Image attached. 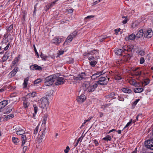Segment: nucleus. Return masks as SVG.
Returning <instances> with one entry per match:
<instances>
[{"instance_id":"obj_3","label":"nucleus","mask_w":153,"mask_h":153,"mask_svg":"<svg viewBox=\"0 0 153 153\" xmlns=\"http://www.w3.org/2000/svg\"><path fill=\"white\" fill-rule=\"evenodd\" d=\"M97 87V84L94 83L93 85H90V83H85L83 85V89L84 91H87L88 93L94 92Z\"/></svg>"},{"instance_id":"obj_61","label":"nucleus","mask_w":153,"mask_h":153,"mask_svg":"<svg viewBox=\"0 0 153 153\" xmlns=\"http://www.w3.org/2000/svg\"><path fill=\"white\" fill-rule=\"evenodd\" d=\"M120 28H118L117 29H115L114 30L116 35H117L118 34V32L120 31Z\"/></svg>"},{"instance_id":"obj_19","label":"nucleus","mask_w":153,"mask_h":153,"mask_svg":"<svg viewBox=\"0 0 153 153\" xmlns=\"http://www.w3.org/2000/svg\"><path fill=\"white\" fill-rule=\"evenodd\" d=\"M14 102H13L11 104L7 107V108L5 110L6 113H9L11 112L13 108V105L14 104Z\"/></svg>"},{"instance_id":"obj_51","label":"nucleus","mask_w":153,"mask_h":153,"mask_svg":"<svg viewBox=\"0 0 153 153\" xmlns=\"http://www.w3.org/2000/svg\"><path fill=\"white\" fill-rule=\"evenodd\" d=\"M19 126H14L13 128V130L16 131L17 132L19 130Z\"/></svg>"},{"instance_id":"obj_33","label":"nucleus","mask_w":153,"mask_h":153,"mask_svg":"<svg viewBox=\"0 0 153 153\" xmlns=\"http://www.w3.org/2000/svg\"><path fill=\"white\" fill-rule=\"evenodd\" d=\"M112 138L111 136L107 135L106 137L103 138L102 140L105 141H111Z\"/></svg>"},{"instance_id":"obj_56","label":"nucleus","mask_w":153,"mask_h":153,"mask_svg":"<svg viewBox=\"0 0 153 153\" xmlns=\"http://www.w3.org/2000/svg\"><path fill=\"white\" fill-rule=\"evenodd\" d=\"M118 99L120 101H123L124 100V99L123 97L120 96H118Z\"/></svg>"},{"instance_id":"obj_21","label":"nucleus","mask_w":153,"mask_h":153,"mask_svg":"<svg viewBox=\"0 0 153 153\" xmlns=\"http://www.w3.org/2000/svg\"><path fill=\"white\" fill-rule=\"evenodd\" d=\"M20 55H19L18 57H16L15 58L14 60L12 61L11 67H13L19 61L20 59Z\"/></svg>"},{"instance_id":"obj_35","label":"nucleus","mask_w":153,"mask_h":153,"mask_svg":"<svg viewBox=\"0 0 153 153\" xmlns=\"http://www.w3.org/2000/svg\"><path fill=\"white\" fill-rule=\"evenodd\" d=\"M25 130L18 131V132H17L16 134L18 135H21V136L23 135L26 133H25Z\"/></svg>"},{"instance_id":"obj_45","label":"nucleus","mask_w":153,"mask_h":153,"mask_svg":"<svg viewBox=\"0 0 153 153\" xmlns=\"http://www.w3.org/2000/svg\"><path fill=\"white\" fill-rule=\"evenodd\" d=\"M132 119H131V120L126 125V126H125V127L123 129L122 131H123L124 129L126 128L128 126H129L131 125V123L132 122Z\"/></svg>"},{"instance_id":"obj_17","label":"nucleus","mask_w":153,"mask_h":153,"mask_svg":"<svg viewBox=\"0 0 153 153\" xmlns=\"http://www.w3.org/2000/svg\"><path fill=\"white\" fill-rule=\"evenodd\" d=\"M133 55V53H130L128 54H126L122 58L124 61H127L130 60V58Z\"/></svg>"},{"instance_id":"obj_18","label":"nucleus","mask_w":153,"mask_h":153,"mask_svg":"<svg viewBox=\"0 0 153 153\" xmlns=\"http://www.w3.org/2000/svg\"><path fill=\"white\" fill-rule=\"evenodd\" d=\"M86 99V97L84 94H81L77 98V101L80 103L83 102Z\"/></svg>"},{"instance_id":"obj_7","label":"nucleus","mask_w":153,"mask_h":153,"mask_svg":"<svg viewBox=\"0 0 153 153\" xmlns=\"http://www.w3.org/2000/svg\"><path fill=\"white\" fill-rule=\"evenodd\" d=\"M77 31H74L72 33H71L66 39L64 44H65L67 42H70L77 35Z\"/></svg>"},{"instance_id":"obj_2","label":"nucleus","mask_w":153,"mask_h":153,"mask_svg":"<svg viewBox=\"0 0 153 153\" xmlns=\"http://www.w3.org/2000/svg\"><path fill=\"white\" fill-rule=\"evenodd\" d=\"M58 76V74H56L46 77L45 80V85L47 86L51 85Z\"/></svg>"},{"instance_id":"obj_12","label":"nucleus","mask_w":153,"mask_h":153,"mask_svg":"<svg viewBox=\"0 0 153 153\" xmlns=\"http://www.w3.org/2000/svg\"><path fill=\"white\" fill-rule=\"evenodd\" d=\"M153 35V33L151 29L148 30L144 34V37L149 38H151Z\"/></svg>"},{"instance_id":"obj_28","label":"nucleus","mask_w":153,"mask_h":153,"mask_svg":"<svg viewBox=\"0 0 153 153\" xmlns=\"http://www.w3.org/2000/svg\"><path fill=\"white\" fill-rule=\"evenodd\" d=\"M114 51L115 54L118 55H121L123 52V50L121 49H115Z\"/></svg>"},{"instance_id":"obj_54","label":"nucleus","mask_w":153,"mask_h":153,"mask_svg":"<svg viewBox=\"0 0 153 153\" xmlns=\"http://www.w3.org/2000/svg\"><path fill=\"white\" fill-rule=\"evenodd\" d=\"M10 45V42L8 43L7 45L4 48V51H6L8 49V48L9 47Z\"/></svg>"},{"instance_id":"obj_38","label":"nucleus","mask_w":153,"mask_h":153,"mask_svg":"<svg viewBox=\"0 0 153 153\" xmlns=\"http://www.w3.org/2000/svg\"><path fill=\"white\" fill-rule=\"evenodd\" d=\"M12 141L13 143L15 144H16L19 142L18 139L15 137H12Z\"/></svg>"},{"instance_id":"obj_27","label":"nucleus","mask_w":153,"mask_h":153,"mask_svg":"<svg viewBox=\"0 0 153 153\" xmlns=\"http://www.w3.org/2000/svg\"><path fill=\"white\" fill-rule=\"evenodd\" d=\"M9 53H6L2 57V62H4L8 59L9 56Z\"/></svg>"},{"instance_id":"obj_39","label":"nucleus","mask_w":153,"mask_h":153,"mask_svg":"<svg viewBox=\"0 0 153 153\" xmlns=\"http://www.w3.org/2000/svg\"><path fill=\"white\" fill-rule=\"evenodd\" d=\"M14 117V114H10L7 115L6 117H5V118L6 119V120H8V119L13 118Z\"/></svg>"},{"instance_id":"obj_6","label":"nucleus","mask_w":153,"mask_h":153,"mask_svg":"<svg viewBox=\"0 0 153 153\" xmlns=\"http://www.w3.org/2000/svg\"><path fill=\"white\" fill-rule=\"evenodd\" d=\"M99 80L96 82L95 84L101 85H107L108 83V81H107L106 78L104 77L101 76L99 78Z\"/></svg>"},{"instance_id":"obj_58","label":"nucleus","mask_w":153,"mask_h":153,"mask_svg":"<svg viewBox=\"0 0 153 153\" xmlns=\"http://www.w3.org/2000/svg\"><path fill=\"white\" fill-rule=\"evenodd\" d=\"M140 99H137L136 100L133 102V105H135L139 101Z\"/></svg>"},{"instance_id":"obj_30","label":"nucleus","mask_w":153,"mask_h":153,"mask_svg":"<svg viewBox=\"0 0 153 153\" xmlns=\"http://www.w3.org/2000/svg\"><path fill=\"white\" fill-rule=\"evenodd\" d=\"M28 80L29 78L28 77H27L25 79L24 82L23 84V85L24 88H25L27 87Z\"/></svg>"},{"instance_id":"obj_53","label":"nucleus","mask_w":153,"mask_h":153,"mask_svg":"<svg viewBox=\"0 0 153 153\" xmlns=\"http://www.w3.org/2000/svg\"><path fill=\"white\" fill-rule=\"evenodd\" d=\"M69 149L70 148L68 146H67L66 149L64 150V152L65 153H68V152Z\"/></svg>"},{"instance_id":"obj_47","label":"nucleus","mask_w":153,"mask_h":153,"mask_svg":"<svg viewBox=\"0 0 153 153\" xmlns=\"http://www.w3.org/2000/svg\"><path fill=\"white\" fill-rule=\"evenodd\" d=\"M122 18H125V19L123 21V23L124 24H126L127 21H128V20L127 19V16H123L122 17Z\"/></svg>"},{"instance_id":"obj_15","label":"nucleus","mask_w":153,"mask_h":153,"mask_svg":"<svg viewBox=\"0 0 153 153\" xmlns=\"http://www.w3.org/2000/svg\"><path fill=\"white\" fill-rule=\"evenodd\" d=\"M30 68L31 70H38L39 71L42 70V68L39 66L37 64H34L30 66Z\"/></svg>"},{"instance_id":"obj_43","label":"nucleus","mask_w":153,"mask_h":153,"mask_svg":"<svg viewBox=\"0 0 153 153\" xmlns=\"http://www.w3.org/2000/svg\"><path fill=\"white\" fill-rule=\"evenodd\" d=\"M23 105L25 108H27L28 107L27 106V100H23Z\"/></svg>"},{"instance_id":"obj_20","label":"nucleus","mask_w":153,"mask_h":153,"mask_svg":"<svg viewBox=\"0 0 153 153\" xmlns=\"http://www.w3.org/2000/svg\"><path fill=\"white\" fill-rule=\"evenodd\" d=\"M117 95V94H115L114 92H112L106 96V98L108 99L110 98L112 99H115L116 98V96Z\"/></svg>"},{"instance_id":"obj_11","label":"nucleus","mask_w":153,"mask_h":153,"mask_svg":"<svg viewBox=\"0 0 153 153\" xmlns=\"http://www.w3.org/2000/svg\"><path fill=\"white\" fill-rule=\"evenodd\" d=\"M104 73L105 72H103V71L97 72L96 73L92 75L91 76V78L93 80H95L97 78L99 77L100 75L104 74Z\"/></svg>"},{"instance_id":"obj_23","label":"nucleus","mask_w":153,"mask_h":153,"mask_svg":"<svg viewBox=\"0 0 153 153\" xmlns=\"http://www.w3.org/2000/svg\"><path fill=\"white\" fill-rule=\"evenodd\" d=\"M28 133H26L23 135L21 136V139L22 141V146H23L25 144V143L26 142L27 137H26V135Z\"/></svg>"},{"instance_id":"obj_41","label":"nucleus","mask_w":153,"mask_h":153,"mask_svg":"<svg viewBox=\"0 0 153 153\" xmlns=\"http://www.w3.org/2000/svg\"><path fill=\"white\" fill-rule=\"evenodd\" d=\"M97 63V62L96 60H93L90 62V65L93 67H94Z\"/></svg>"},{"instance_id":"obj_63","label":"nucleus","mask_w":153,"mask_h":153,"mask_svg":"<svg viewBox=\"0 0 153 153\" xmlns=\"http://www.w3.org/2000/svg\"><path fill=\"white\" fill-rule=\"evenodd\" d=\"M64 52V51L62 50L59 51L58 54L59 55H62L63 54Z\"/></svg>"},{"instance_id":"obj_44","label":"nucleus","mask_w":153,"mask_h":153,"mask_svg":"<svg viewBox=\"0 0 153 153\" xmlns=\"http://www.w3.org/2000/svg\"><path fill=\"white\" fill-rule=\"evenodd\" d=\"M134 73V74L136 76H140L141 75V71H137Z\"/></svg>"},{"instance_id":"obj_24","label":"nucleus","mask_w":153,"mask_h":153,"mask_svg":"<svg viewBox=\"0 0 153 153\" xmlns=\"http://www.w3.org/2000/svg\"><path fill=\"white\" fill-rule=\"evenodd\" d=\"M121 90L123 92L127 94H131L132 92L131 89L127 87L122 88Z\"/></svg>"},{"instance_id":"obj_26","label":"nucleus","mask_w":153,"mask_h":153,"mask_svg":"<svg viewBox=\"0 0 153 153\" xmlns=\"http://www.w3.org/2000/svg\"><path fill=\"white\" fill-rule=\"evenodd\" d=\"M136 36L134 34H132L128 37H126L125 38L126 40H133L134 39Z\"/></svg>"},{"instance_id":"obj_32","label":"nucleus","mask_w":153,"mask_h":153,"mask_svg":"<svg viewBox=\"0 0 153 153\" xmlns=\"http://www.w3.org/2000/svg\"><path fill=\"white\" fill-rule=\"evenodd\" d=\"M108 37L106 35H102L100 37V42H102Z\"/></svg>"},{"instance_id":"obj_4","label":"nucleus","mask_w":153,"mask_h":153,"mask_svg":"<svg viewBox=\"0 0 153 153\" xmlns=\"http://www.w3.org/2000/svg\"><path fill=\"white\" fill-rule=\"evenodd\" d=\"M40 103L39 104V106L42 108H47L49 105L48 100L46 97H44L40 99Z\"/></svg>"},{"instance_id":"obj_14","label":"nucleus","mask_w":153,"mask_h":153,"mask_svg":"<svg viewBox=\"0 0 153 153\" xmlns=\"http://www.w3.org/2000/svg\"><path fill=\"white\" fill-rule=\"evenodd\" d=\"M46 130L45 126V125H43L41 127V129L40 130L41 133H42V134L40 136V138L41 139H42L43 137L45 136L46 133L45 130Z\"/></svg>"},{"instance_id":"obj_52","label":"nucleus","mask_w":153,"mask_h":153,"mask_svg":"<svg viewBox=\"0 0 153 153\" xmlns=\"http://www.w3.org/2000/svg\"><path fill=\"white\" fill-rule=\"evenodd\" d=\"M124 62V61L123 59H118L117 61H116V62L117 64H121L122 63Z\"/></svg>"},{"instance_id":"obj_10","label":"nucleus","mask_w":153,"mask_h":153,"mask_svg":"<svg viewBox=\"0 0 153 153\" xmlns=\"http://www.w3.org/2000/svg\"><path fill=\"white\" fill-rule=\"evenodd\" d=\"M134 46L132 45H128L127 46H124L123 48L124 51H127L130 53H133L132 51Z\"/></svg>"},{"instance_id":"obj_25","label":"nucleus","mask_w":153,"mask_h":153,"mask_svg":"<svg viewBox=\"0 0 153 153\" xmlns=\"http://www.w3.org/2000/svg\"><path fill=\"white\" fill-rule=\"evenodd\" d=\"M143 32L142 30H139L136 35V37L137 38L141 37L143 35Z\"/></svg>"},{"instance_id":"obj_64","label":"nucleus","mask_w":153,"mask_h":153,"mask_svg":"<svg viewBox=\"0 0 153 153\" xmlns=\"http://www.w3.org/2000/svg\"><path fill=\"white\" fill-rule=\"evenodd\" d=\"M94 2L92 3V5H95L98 3V1L97 0L96 1H95V0H94Z\"/></svg>"},{"instance_id":"obj_59","label":"nucleus","mask_w":153,"mask_h":153,"mask_svg":"<svg viewBox=\"0 0 153 153\" xmlns=\"http://www.w3.org/2000/svg\"><path fill=\"white\" fill-rule=\"evenodd\" d=\"M139 69L138 68H132L131 69V70L133 71V73L136 71H137L138 69Z\"/></svg>"},{"instance_id":"obj_40","label":"nucleus","mask_w":153,"mask_h":153,"mask_svg":"<svg viewBox=\"0 0 153 153\" xmlns=\"http://www.w3.org/2000/svg\"><path fill=\"white\" fill-rule=\"evenodd\" d=\"M138 54L139 55H140L141 56H143L145 55L146 53L145 52L142 50H140L137 52Z\"/></svg>"},{"instance_id":"obj_34","label":"nucleus","mask_w":153,"mask_h":153,"mask_svg":"<svg viewBox=\"0 0 153 153\" xmlns=\"http://www.w3.org/2000/svg\"><path fill=\"white\" fill-rule=\"evenodd\" d=\"M47 117L48 116L47 115H45L44 116L42 121V126L43 125H45L46 121L47 119Z\"/></svg>"},{"instance_id":"obj_9","label":"nucleus","mask_w":153,"mask_h":153,"mask_svg":"<svg viewBox=\"0 0 153 153\" xmlns=\"http://www.w3.org/2000/svg\"><path fill=\"white\" fill-rule=\"evenodd\" d=\"M86 76V74L85 72H82L79 74L77 76L75 77L74 78V79L75 80H81L83 79H85Z\"/></svg>"},{"instance_id":"obj_13","label":"nucleus","mask_w":153,"mask_h":153,"mask_svg":"<svg viewBox=\"0 0 153 153\" xmlns=\"http://www.w3.org/2000/svg\"><path fill=\"white\" fill-rule=\"evenodd\" d=\"M8 100H3L0 102V112L3 109L8 103Z\"/></svg>"},{"instance_id":"obj_1","label":"nucleus","mask_w":153,"mask_h":153,"mask_svg":"<svg viewBox=\"0 0 153 153\" xmlns=\"http://www.w3.org/2000/svg\"><path fill=\"white\" fill-rule=\"evenodd\" d=\"M98 54V51L94 50L90 52L84 53L83 55L84 56L87 57L89 61H91L93 60H97L99 58Z\"/></svg>"},{"instance_id":"obj_46","label":"nucleus","mask_w":153,"mask_h":153,"mask_svg":"<svg viewBox=\"0 0 153 153\" xmlns=\"http://www.w3.org/2000/svg\"><path fill=\"white\" fill-rule=\"evenodd\" d=\"M39 126H36L35 128L34 129V131L33 134H36L38 132V130H39Z\"/></svg>"},{"instance_id":"obj_48","label":"nucleus","mask_w":153,"mask_h":153,"mask_svg":"<svg viewBox=\"0 0 153 153\" xmlns=\"http://www.w3.org/2000/svg\"><path fill=\"white\" fill-rule=\"evenodd\" d=\"M42 80L40 79H39L34 81V84H39V83Z\"/></svg>"},{"instance_id":"obj_49","label":"nucleus","mask_w":153,"mask_h":153,"mask_svg":"<svg viewBox=\"0 0 153 153\" xmlns=\"http://www.w3.org/2000/svg\"><path fill=\"white\" fill-rule=\"evenodd\" d=\"M33 48H34V50L35 52V53H36V56H37V57L38 58H39V53H38L37 52V51L36 50V47H35V46L34 45H33Z\"/></svg>"},{"instance_id":"obj_57","label":"nucleus","mask_w":153,"mask_h":153,"mask_svg":"<svg viewBox=\"0 0 153 153\" xmlns=\"http://www.w3.org/2000/svg\"><path fill=\"white\" fill-rule=\"evenodd\" d=\"M27 146H24L23 147V152L24 153H25L26 150H27Z\"/></svg>"},{"instance_id":"obj_36","label":"nucleus","mask_w":153,"mask_h":153,"mask_svg":"<svg viewBox=\"0 0 153 153\" xmlns=\"http://www.w3.org/2000/svg\"><path fill=\"white\" fill-rule=\"evenodd\" d=\"M33 107H34V113L33 114V116L35 117V114H36L38 111V107L36 104L33 105Z\"/></svg>"},{"instance_id":"obj_42","label":"nucleus","mask_w":153,"mask_h":153,"mask_svg":"<svg viewBox=\"0 0 153 153\" xmlns=\"http://www.w3.org/2000/svg\"><path fill=\"white\" fill-rule=\"evenodd\" d=\"M40 56L42 59V60H46L48 57L46 55H45L43 54L42 53H41L40 55Z\"/></svg>"},{"instance_id":"obj_31","label":"nucleus","mask_w":153,"mask_h":153,"mask_svg":"<svg viewBox=\"0 0 153 153\" xmlns=\"http://www.w3.org/2000/svg\"><path fill=\"white\" fill-rule=\"evenodd\" d=\"M134 91L135 93H140L143 91V89L142 88H137L134 90Z\"/></svg>"},{"instance_id":"obj_37","label":"nucleus","mask_w":153,"mask_h":153,"mask_svg":"<svg viewBox=\"0 0 153 153\" xmlns=\"http://www.w3.org/2000/svg\"><path fill=\"white\" fill-rule=\"evenodd\" d=\"M114 78L115 80H119L122 79V78L120 76L119 74H118V73H117L116 74V75L114 77Z\"/></svg>"},{"instance_id":"obj_50","label":"nucleus","mask_w":153,"mask_h":153,"mask_svg":"<svg viewBox=\"0 0 153 153\" xmlns=\"http://www.w3.org/2000/svg\"><path fill=\"white\" fill-rule=\"evenodd\" d=\"M52 7V4H48L46 7H45V10L47 11L51 7Z\"/></svg>"},{"instance_id":"obj_22","label":"nucleus","mask_w":153,"mask_h":153,"mask_svg":"<svg viewBox=\"0 0 153 153\" xmlns=\"http://www.w3.org/2000/svg\"><path fill=\"white\" fill-rule=\"evenodd\" d=\"M19 70V68L18 67H15L14 69L10 73V74L11 77L14 76Z\"/></svg>"},{"instance_id":"obj_55","label":"nucleus","mask_w":153,"mask_h":153,"mask_svg":"<svg viewBox=\"0 0 153 153\" xmlns=\"http://www.w3.org/2000/svg\"><path fill=\"white\" fill-rule=\"evenodd\" d=\"M145 61L143 57H141L140 59V64H143Z\"/></svg>"},{"instance_id":"obj_29","label":"nucleus","mask_w":153,"mask_h":153,"mask_svg":"<svg viewBox=\"0 0 153 153\" xmlns=\"http://www.w3.org/2000/svg\"><path fill=\"white\" fill-rule=\"evenodd\" d=\"M13 25L12 24L10 25L9 27L7 29V34H8V35H10V32L12 31L13 30Z\"/></svg>"},{"instance_id":"obj_62","label":"nucleus","mask_w":153,"mask_h":153,"mask_svg":"<svg viewBox=\"0 0 153 153\" xmlns=\"http://www.w3.org/2000/svg\"><path fill=\"white\" fill-rule=\"evenodd\" d=\"M36 93L35 92H33L31 93V96L32 97H34L36 95Z\"/></svg>"},{"instance_id":"obj_8","label":"nucleus","mask_w":153,"mask_h":153,"mask_svg":"<svg viewBox=\"0 0 153 153\" xmlns=\"http://www.w3.org/2000/svg\"><path fill=\"white\" fill-rule=\"evenodd\" d=\"M64 39L62 38H59L58 37H56L52 40V43L56 45H59L61 42H63Z\"/></svg>"},{"instance_id":"obj_60","label":"nucleus","mask_w":153,"mask_h":153,"mask_svg":"<svg viewBox=\"0 0 153 153\" xmlns=\"http://www.w3.org/2000/svg\"><path fill=\"white\" fill-rule=\"evenodd\" d=\"M94 143L95 144L96 146H98L99 143L97 140L96 139H95L94 140Z\"/></svg>"},{"instance_id":"obj_16","label":"nucleus","mask_w":153,"mask_h":153,"mask_svg":"<svg viewBox=\"0 0 153 153\" xmlns=\"http://www.w3.org/2000/svg\"><path fill=\"white\" fill-rule=\"evenodd\" d=\"M56 79V81L55 82L56 85H58L63 84L64 83V80L63 78L62 77H58Z\"/></svg>"},{"instance_id":"obj_5","label":"nucleus","mask_w":153,"mask_h":153,"mask_svg":"<svg viewBox=\"0 0 153 153\" xmlns=\"http://www.w3.org/2000/svg\"><path fill=\"white\" fill-rule=\"evenodd\" d=\"M144 144L146 148L153 150V139H149L145 141Z\"/></svg>"}]
</instances>
